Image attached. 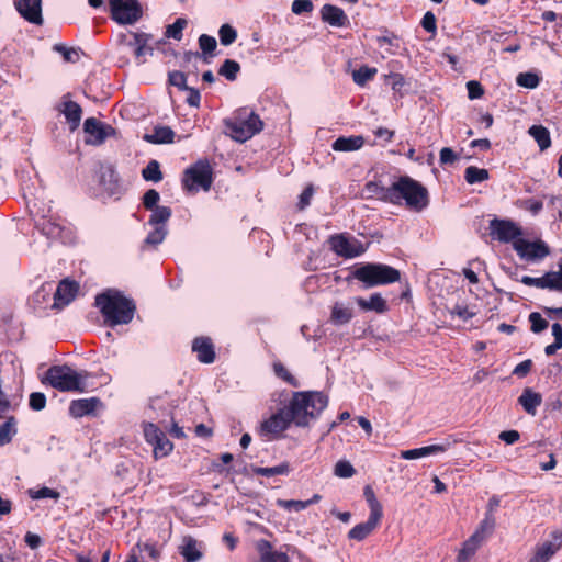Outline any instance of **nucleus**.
<instances>
[{
    "label": "nucleus",
    "mask_w": 562,
    "mask_h": 562,
    "mask_svg": "<svg viewBox=\"0 0 562 562\" xmlns=\"http://www.w3.org/2000/svg\"><path fill=\"white\" fill-rule=\"evenodd\" d=\"M495 525L496 520L494 515L485 514L484 519L471 537H475V539L482 543L490 535H492Z\"/></svg>",
    "instance_id": "2f4dec72"
},
{
    "label": "nucleus",
    "mask_w": 562,
    "mask_h": 562,
    "mask_svg": "<svg viewBox=\"0 0 562 562\" xmlns=\"http://www.w3.org/2000/svg\"><path fill=\"white\" fill-rule=\"evenodd\" d=\"M218 36L221 44L224 46H228L236 41L237 32L232 25L223 24L218 30Z\"/></svg>",
    "instance_id": "3c124183"
},
{
    "label": "nucleus",
    "mask_w": 562,
    "mask_h": 562,
    "mask_svg": "<svg viewBox=\"0 0 562 562\" xmlns=\"http://www.w3.org/2000/svg\"><path fill=\"white\" fill-rule=\"evenodd\" d=\"M187 24L188 21L184 18H178L172 24L167 26L165 35L169 38L180 41L182 38V31Z\"/></svg>",
    "instance_id": "a18cd8bd"
},
{
    "label": "nucleus",
    "mask_w": 562,
    "mask_h": 562,
    "mask_svg": "<svg viewBox=\"0 0 562 562\" xmlns=\"http://www.w3.org/2000/svg\"><path fill=\"white\" fill-rule=\"evenodd\" d=\"M169 82H170V85H172L181 90H186L189 88L187 86V76L181 71L175 70L172 72H169Z\"/></svg>",
    "instance_id": "0e129e2a"
},
{
    "label": "nucleus",
    "mask_w": 562,
    "mask_h": 562,
    "mask_svg": "<svg viewBox=\"0 0 562 562\" xmlns=\"http://www.w3.org/2000/svg\"><path fill=\"white\" fill-rule=\"evenodd\" d=\"M103 408V403L99 397L78 398L69 404V415L74 418L94 415L98 409Z\"/></svg>",
    "instance_id": "4468645a"
},
{
    "label": "nucleus",
    "mask_w": 562,
    "mask_h": 562,
    "mask_svg": "<svg viewBox=\"0 0 562 562\" xmlns=\"http://www.w3.org/2000/svg\"><path fill=\"white\" fill-rule=\"evenodd\" d=\"M150 36L146 33H133V40L127 45L134 49L135 57L143 63V57L153 54V48L148 46Z\"/></svg>",
    "instance_id": "bb28decb"
},
{
    "label": "nucleus",
    "mask_w": 562,
    "mask_h": 562,
    "mask_svg": "<svg viewBox=\"0 0 562 562\" xmlns=\"http://www.w3.org/2000/svg\"><path fill=\"white\" fill-rule=\"evenodd\" d=\"M175 132L169 126H156L153 133L144 135V140L150 144H170L173 142Z\"/></svg>",
    "instance_id": "c85d7f7f"
},
{
    "label": "nucleus",
    "mask_w": 562,
    "mask_h": 562,
    "mask_svg": "<svg viewBox=\"0 0 562 562\" xmlns=\"http://www.w3.org/2000/svg\"><path fill=\"white\" fill-rule=\"evenodd\" d=\"M192 350L200 362L212 363L215 360V351L210 338L199 337L192 344Z\"/></svg>",
    "instance_id": "393cba45"
},
{
    "label": "nucleus",
    "mask_w": 562,
    "mask_h": 562,
    "mask_svg": "<svg viewBox=\"0 0 562 562\" xmlns=\"http://www.w3.org/2000/svg\"><path fill=\"white\" fill-rule=\"evenodd\" d=\"M29 495L33 499L54 498L58 499L60 494L49 487H41L38 490H29Z\"/></svg>",
    "instance_id": "864d4df0"
},
{
    "label": "nucleus",
    "mask_w": 562,
    "mask_h": 562,
    "mask_svg": "<svg viewBox=\"0 0 562 562\" xmlns=\"http://www.w3.org/2000/svg\"><path fill=\"white\" fill-rule=\"evenodd\" d=\"M440 164L441 165H452L459 158V156L449 147H443L440 150Z\"/></svg>",
    "instance_id": "338daca9"
},
{
    "label": "nucleus",
    "mask_w": 562,
    "mask_h": 562,
    "mask_svg": "<svg viewBox=\"0 0 562 562\" xmlns=\"http://www.w3.org/2000/svg\"><path fill=\"white\" fill-rule=\"evenodd\" d=\"M327 404V396L321 392H296L284 408L293 424L304 427L315 419Z\"/></svg>",
    "instance_id": "f03ea898"
},
{
    "label": "nucleus",
    "mask_w": 562,
    "mask_h": 562,
    "mask_svg": "<svg viewBox=\"0 0 562 562\" xmlns=\"http://www.w3.org/2000/svg\"><path fill=\"white\" fill-rule=\"evenodd\" d=\"M291 423L285 408H282L261 424V432L263 435L278 436L283 432Z\"/></svg>",
    "instance_id": "2eb2a0df"
},
{
    "label": "nucleus",
    "mask_w": 562,
    "mask_h": 562,
    "mask_svg": "<svg viewBox=\"0 0 562 562\" xmlns=\"http://www.w3.org/2000/svg\"><path fill=\"white\" fill-rule=\"evenodd\" d=\"M212 169L207 162L199 161L184 171L183 187L189 192L209 191L212 186Z\"/></svg>",
    "instance_id": "0eeeda50"
},
{
    "label": "nucleus",
    "mask_w": 562,
    "mask_h": 562,
    "mask_svg": "<svg viewBox=\"0 0 562 562\" xmlns=\"http://www.w3.org/2000/svg\"><path fill=\"white\" fill-rule=\"evenodd\" d=\"M364 144V138L360 135L338 137L331 145L335 151H353L360 149Z\"/></svg>",
    "instance_id": "cd10ccee"
},
{
    "label": "nucleus",
    "mask_w": 562,
    "mask_h": 562,
    "mask_svg": "<svg viewBox=\"0 0 562 562\" xmlns=\"http://www.w3.org/2000/svg\"><path fill=\"white\" fill-rule=\"evenodd\" d=\"M240 71V66L233 59H225L218 69V74L229 81H234Z\"/></svg>",
    "instance_id": "79ce46f5"
},
{
    "label": "nucleus",
    "mask_w": 562,
    "mask_h": 562,
    "mask_svg": "<svg viewBox=\"0 0 562 562\" xmlns=\"http://www.w3.org/2000/svg\"><path fill=\"white\" fill-rule=\"evenodd\" d=\"M15 7L19 13L29 22L34 24L43 22L41 0H18Z\"/></svg>",
    "instance_id": "a211bd4d"
},
{
    "label": "nucleus",
    "mask_w": 562,
    "mask_h": 562,
    "mask_svg": "<svg viewBox=\"0 0 562 562\" xmlns=\"http://www.w3.org/2000/svg\"><path fill=\"white\" fill-rule=\"evenodd\" d=\"M554 540L559 541L558 543L553 542H544L540 547L537 548L533 557L529 560V562H548L554 553L559 550L562 543V531H554L552 533Z\"/></svg>",
    "instance_id": "aec40b11"
},
{
    "label": "nucleus",
    "mask_w": 562,
    "mask_h": 562,
    "mask_svg": "<svg viewBox=\"0 0 562 562\" xmlns=\"http://www.w3.org/2000/svg\"><path fill=\"white\" fill-rule=\"evenodd\" d=\"M529 322L531 324V330L536 334L541 333L548 327V322L537 312H532L529 315Z\"/></svg>",
    "instance_id": "052dcab7"
},
{
    "label": "nucleus",
    "mask_w": 562,
    "mask_h": 562,
    "mask_svg": "<svg viewBox=\"0 0 562 562\" xmlns=\"http://www.w3.org/2000/svg\"><path fill=\"white\" fill-rule=\"evenodd\" d=\"M516 82L520 87L528 88V89H535L539 86L540 78L535 72H520L516 77Z\"/></svg>",
    "instance_id": "de8ad7c7"
},
{
    "label": "nucleus",
    "mask_w": 562,
    "mask_h": 562,
    "mask_svg": "<svg viewBox=\"0 0 562 562\" xmlns=\"http://www.w3.org/2000/svg\"><path fill=\"white\" fill-rule=\"evenodd\" d=\"M381 518L382 516L370 514L367 521L358 524L350 529L348 533L349 539L362 541L378 527Z\"/></svg>",
    "instance_id": "b1692460"
},
{
    "label": "nucleus",
    "mask_w": 562,
    "mask_h": 562,
    "mask_svg": "<svg viewBox=\"0 0 562 562\" xmlns=\"http://www.w3.org/2000/svg\"><path fill=\"white\" fill-rule=\"evenodd\" d=\"M352 277L363 283V289H370L398 281L401 272L387 265L367 262L357 267Z\"/></svg>",
    "instance_id": "39448f33"
},
{
    "label": "nucleus",
    "mask_w": 562,
    "mask_h": 562,
    "mask_svg": "<svg viewBox=\"0 0 562 562\" xmlns=\"http://www.w3.org/2000/svg\"><path fill=\"white\" fill-rule=\"evenodd\" d=\"M513 248L518 257L528 263H539L550 255L549 246L540 239L531 241L521 238L514 241Z\"/></svg>",
    "instance_id": "6e6552de"
},
{
    "label": "nucleus",
    "mask_w": 562,
    "mask_h": 562,
    "mask_svg": "<svg viewBox=\"0 0 562 562\" xmlns=\"http://www.w3.org/2000/svg\"><path fill=\"white\" fill-rule=\"evenodd\" d=\"M468 94L471 100L479 99L483 95V88L477 81H469L467 83Z\"/></svg>",
    "instance_id": "774afa93"
},
{
    "label": "nucleus",
    "mask_w": 562,
    "mask_h": 562,
    "mask_svg": "<svg viewBox=\"0 0 562 562\" xmlns=\"http://www.w3.org/2000/svg\"><path fill=\"white\" fill-rule=\"evenodd\" d=\"M78 289V284L74 281H60L54 294L53 307L61 308L68 305L76 297Z\"/></svg>",
    "instance_id": "f3484780"
},
{
    "label": "nucleus",
    "mask_w": 562,
    "mask_h": 562,
    "mask_svg": "<svg viewBox=\"0 0 562 562\" xmlns=\"http://www.w3.org/2000/svg\"><path fill=\"white\" fill-rule=\"evenodd\" d=\"M290 472V465L288 462H282L276 467H257L254 468V473L257 475L271 477L274 475H286Z\"/></svg>",
    "instance_id": "4c0bfd02"
},
{
    "label": "nucleus",
    "mask_w": 562,
    "mask_h": 562,
    "mask_svg": "<svg viewBox=\"0 0 562 562\" xmlns=\"http://www.w3.org/2000/svg\"><path fill=\"white\" fill-rule=\"evenodd\" d=\"M330 248L338 256L345 258H355L364 252V247L358 239L347 237L342 234L334 235L329 238Z\"/></svg>",
    "instance_id": "9d476101"
},
{
    "label": "nucleus",
    "mask_w": 562,
    "mask_h": 562,
    "mask_svg": "<svg viewBox=\"0 0 562 562\" xmlns=\"http://www.w3.org/2000/svg\"><path fill=\"white\" fill-rule=\"evenodd\" d=\"M364 192L369 198H376L383 202L389 203V195L391 194V183L384 186L379 181H369L364 186Z\"/></svg>",
    "instance_id": "7c9ffc66"
},
{
    "label": "nucleus",
    "mask_w": 562,
    "mask_h": 562,
    "mask_svg": "<svg viewBox=\"0 0 562 562\" xmlns=\"http://www.w3.org/2000/svg\"><path fill=\"white\" fill-rule=\"evenodd\" d=\"M353 302L363 312L384 314L389 311L387 302L380 293H373L368 299L357 296L353 299Z\"/></svg>",
    "instance_id": "6ab92c4d"
},
{
    "label": "nucleus",
    "mask_w": 562,
    "mask_h": 562,
    "mask_svg": "<svg viewBox=\"0 0 562 562\" xmlns=\"http://www.w3.org/2000/svg\"><path fill=\"white\" fill-rule=\"evenodd\" d=\"M142 176L146 181L159 182L162 179L159 162L157 160H150L142 170Z\"/></svg>",
    "instance_id": "37998d69"
},
{
    "label": "nucleus",
    "mask_w": 562,
    "mask_h": 562,
    "mask_svg": "<svg viewBox=\"0 0 562 562\" xmlns=\"http://www.w3.org/2000/svg\"><path fill=\"white\" fill-rule=\"evenodd\" d=\"M322 19L336 27L345 26L348 23V16L344 10L331 4H325L322 8Z\"/></svg>",
    "instance_id": "a878e982"
},
{
    "label": "nucleus",
    "mask_w": 562,
    "mask_h": 562,
    "mask_svg": "<svg viewBox=\"0 0 562 562\" xmlns=\"http://www.w3.org/2000/svg\"><path fill=\"white\" fill-rule=\"evenodd\" d=\"M168 234L167 225H160L158 227L153 226V231L148 233L144 239L143 248L153 247L156 248L160 245Z\"/></svg>",
    "instance_id": "473e14b6"
},
{
    "label": "nucleus",
    "mask_w": 562,
    "mask_h": 562,
    "mask_svg": "<svg viewBox=\"0 0 562 562\" xmlns=\"http://www.w3.org/2000/svg\"><path fill=\"white\" fill-rule=\"evenodd\" d=\"M355 316L352 302L336 301L329 315V322L335 326L349 324Z\"/></svg>",
    "instance_id": "dca6fc26"
},
{
    "label": "nucleus",
    "mask_w": 562,
    "mask_h": 562,
    "mask_svg": "<svg viewBox=\"0 0 562 562\" xmlns=\"http://www.w3.org/2000/svg\"><path fill=\"white\" fill-rule=\"evenodd\" d=\"M481 542L475 537H470L464 543L458 554V562H468L469 559L476 552Z\"/></svg>",
    "instance_id": "a19ab883"
},
{
    "label": "nucleus",
    "mask_w": 562,
    "mask_h": 562,
    "mask_svg": "<svg viewBox=\"0 0 562 562\" xmlns=\"http://www.w3.org/2000/svg\"><path fill=\"white\" fill-rule=\"evenodd\" d=\"M313 8L314 5L311 0H294L291 5L292 12L296 15L311 13Z\"/></svg>",
    "instance_id": "13d9d810"
},
{
    "label": "nucleus",
    "mask_w": 562,
    "mask_h": 562,
    "mask_svg": "<svg viewBox=\"0 0 562 562\" xmlns=\"http://www.w3.org/2000/svg\"><path fill=\"white\" fill-rule=\"evenodd\" d=\"M278 505L286 510L301 512L307 508L305 501L279 499Z\"/></svg>",
    "instance_id": "e2e57ef3"
},
{
    "label": "nucleus",
    "mask_w": 562,
    "mask_h": 562,
    "mask_svg": "<svg viewBox=\"0 0 562 562\" xmlns=\"http://www.w3.org/2000/svg\"><path fill=\"white\" fill-rule=\"evenodd\" d=\"M150 211L151 214L148 220V225L156 227L166 225L172 214L171 209L168 206H156Z\"/></svg>",
    "instance_id": "f704fd0d"
},
{
    "label": "nucleus",
    "mask_w": 562,
    "mask_h": 562,
    "mask_svg": "<svg viewBox=\"0 0 562 562\" xmlns=\"http://www.w3.org/2000/svg\"><path fill=\"white\" fill-rule=\"evenodd\" d=\"M53 49L63 55L64 60L67 63H74L78 59L79 54L75 48H68L61 44H55Z\"/></svg>",
    "instance_id": "bf43d9fd"
},
{
    "label": "nucleus",
    "mask_w": 562,
    "mask_h": 562,
    "mask_svg": "<svg viewBox=\"0 0 562 562\" xmlns=\"http://www.w3.org/2000/svg\"><path fill=\"white\" fill-rule=\"evenodd\" d=\"M257 550L259 553L258 562H289L286 553L273 549L267 540H259L257 542Z\"/></svg>",
    "instance_id": "4be33fe9"
},
{
    "label": "nucleus",
    "mask_w": 562,
    "mask_h": 562,
    "mask_svg": "<svg viewBox=\"0 0 562 562\" xmlns=\"http://www.w3.org/2000/svg\"><path fill=\"white\" fill-rule=\"evenodd\" d=\"M160 195L155 189H149L143 196V205L147 210H153L158 206Z\"/></svg>",
    "instance_id": "680f3d73"
},
{
    "label": "nucleus",
    "mask_w": 562,
    "mask_h": 562,
    "mask_svg": "<svg viewBox=\"0 0 562 562\" xmlns=\"http://www.w3.org/2000/svg\"><path fill=\"white\" fill-rule=\"evenodd\" d=\"M376 74L375 68L362 66L358 70L352 72V79L358 85L363 87L369 80H371Z\"/></svg>",
    "instance_id": "c03bdc74"
},
{
    "label": "nucleus",
    "mask_w": 562,
    "mask_h": 562,
    "mask_svg": "<svg viewBox=\"0 0 562 562\" xmlns=\"http://www.w3.org/2000/svg\"><path fill=\"white\" fill-rule=\"evenodd\" d=\"M83 131L87 134L86 143L90 145H101L104 140L115 134V130L103 124L95 117H88L83 123Z\"/></svg>",
    "instance_id": "f8f14e48"
},
{
    "label": "nucleus",
    "mask_w": 562,
    "mask_h": 562,
    "mask_svg": "<svg viewBox=\"0 0 562 562\" xmlns=\"http://www.w3.org/2000/svg\"><path fill=\"white\" fill-rule=\"evenodd\" d=\"M518 402L528 414L535 415L537 407L540 406L542 402V397L531 389H525L519 396Z\"/></svg>",
    "instance_id": "c756f323"
},
{
    "label": "nucleus",
    "mask_w": 562,
    "mask_h": 562,
    "mask_svg": "<svg viewBox=\"0 0 562 562\" xmlns=\"http://www.w3.org/2000/svg\"><path fill=\"white\" fill-rule=\"evenodd\" d=\"M204 552V543L192 536H183L178 546V553L184 562H199L203 559Z\"/></svg>",
    "instance_id": "ddd939ff"
},
{
    "label": "nucleus",
    "mask_w": 562,
    "mask_h": 562,
    "mask_svg": "<svg viewBox=\"0 0 562 562\" xmlns=\"http://www.w3.org/2000/svg\"><path fill=\"white\" fill-rule=\"evenodd\" d=\"M199 46L203 54H212L216 49L217 43L215 37L202 34L199 37Z\"/></svg>",
    "instance_id": "6e6d98bb"
},
{
    "label": "nucleus",
    "mask_w": 562,
    "mask_h": 562,
    "mask_svg": "<svg viewBox=\"0 0 562 562\" xmlns=\"http://www.w3.org/2000/svg\"><path fill=\"white\" fill-rule=\"evenodd\" d=\"M87 371H76L68 366H53L46 372L45 380L50 386L60 392H79L88 391Z\"/></svg>",
    "instance_id": "20e7f679"
},
{
    "label": "nucleus",
    "mask_w": 562,
    "mask_h": 562,
    "mask_svg": "<svg viewBox=\"0 0 562 562\" xmlns=\"http://www.w3.org/2000/svg\"><path fill=\"white\" fill-rule=\"evenodd\" d=\"M416 212L423 211L429 203L428 191L418 181L408 176L394 177L391 181L389 203L402 205Z\"/></svg>",
    "instance_id": "7ed1b4c3"
},
{
    "label": "nucleus",
    "mask_w": 562,
    "mask_h": 562,
    "mask_svg": "<svg viewBox=\"0 0 562 562\" xmlns=\"http://www.w3.org/2000/svg\"><path fill=\"white\" fill-rule=\"evenodd\" d=\"M173 450V443L162 432L153 446V454L156 460L167 457Z\"/></svg>",
    "instance_id": "c9c22d12"
},
{
    "label": "nucleus",
    "mask_w": 562,
    "mask_h": 562,
    "mask_svg": "<svg viewBox=\"0 0 562 562\" xmlns=\"http://www.w3.org/2000/svg\"><path fill=\"white\" fill-rule=\"evenodd\" d=\"M334 473L338 477L349 479V477L353 476V474L356 473V470L349 461L339 460L335 464Z\"/></svg>",
    "instance_id": "603ef678"
},
{
    "label": "nucleus",
    "mask_w": 562,
    "mask_h": 562,
    "mask_svg": "<svg viewBox=\"0 0 562 562\" xmlns=\"http://www.w3.org/2000/svg\"><path fill=\"white\" fill-rule=\"evenodd\" d=\"M451 316H457L461 321L467 322L476 315V311L468 305L456 304L449 310Z\"/></svg>",
    "instance_id": "09e8293b"
},
{
    "label": "nucleus",
    "mask_w": 562,
    "mask_h": 562,
    "mask_svg": "<svg viewBox=\"0 0 562 562\" xmlns=\"http://www.w3.org/2000/svg\"><path fill=\"white\" fill-rule=\"evenodd\" d=\"M16 434V422L14 417H9L4 424L0 426V447L9 443Z\"/></svg>",
    "instance_id": "ea45409f"
},
{
    "label": "nucleus",
    "mask_w": 562,
    "mask_h": 562,
    "mask_svg": "<svg viewBox=\"0 0 562 562\" xmlns=\"http://www.w3.org/2000/svg\"><path fill=\"white\" fill-rule=\"evenodd\" d=\"M529 134L537 142L538 146L541 150H544L550 147L551 138L548 128L542 125H532L529 128Z\"/></svg>",
    "instance_id": "72a5a7b5"
},
{
    "label": "nucleus",
    "mask_w": 562,
    "mask_h": 562,
    "mask_svg": "<svg viewBox=\"0 0 562 562\" xmlns=\"http://www.w3.org/2000/svg\"><path fill=\"white\" fill-rule=\"evenodd\" d=\"M554 274L552 271L544 273L541 278H533V286L538 289H549L555 291V282L553 281Z\"/></svg>",
    "instance_id": "5fc2aeb1"
},
{
    "label": "nucleus",
    "mask_w": 562,
    "mask_h": 562,
    "mask_svg": "<svg viewBox=\"0 0 562 562\" xmlns=\"http://www.w3.org/2000/svg\"><path fill=\"white\" fill-rule=\"evenodd\" d=\"M58 110L65 115L67 123L70 125V130L75 131L81 121V106L77 102L68 100L66 97H64Z\"/></svg>",
    "instance_id": "412c9836"
},
{
    "label": "nucleus",
    "mask_w": 562,
    "mask_h": 562,
    "mask_svg": "<svg viewBox=\"0 0 562 562\" xmlns=\"http://www.w3.org/2000/svg\"><path fill=\"white\" fill-rule=\"evenodd\" d=\"M364 497L368 502V505L370 508V514L375 515V516H383L382 505L378 501L371 486L364 487Z\"/></svg>",
    "instance_id": "49530a36"
},
{
    "label": "nucleus",
    "mask_w": 562,
    "mask_h": 562,
    "mask_svg": "<svg viewBox=\"0 0 562 562\" xmlns=\"http://www.w3.org/2000/svg\"><path fill=\"white\" fill-rule=\"evenodd\" d=\"M464 179L469 184L481 183L488 179V171L484 168L469 166L464 171Z\"/></svg>",
    "instance_id": "58836bf2"
},
{
    "label": "nucleus",
    "mask_w": 562,
    "mask_h": 562,
    "mask_svg": "<svg viewBox=\"0 0 562 562\" xmlns=\"http://www.w3.org/2000/svg\"><path fill=\"white\" fill-rule=\"evenodd\" d=\"M436 16L432 12L428 11L425 13L422 20V26L429 33L435 34L437 31Z\"/></svg>",
    "instance_id": "69168bd1"
},
{
    "label": "nucleus",
    "mask_w": 562,
    "mask_h": 562,
    "mask_svg": "<svg viewBox=\"0 0 562 562\" xmlns=\"http://www.w3.org/2000/svg\"><path fill=\"white\" fill-rule=\"evenodd\" d=\"M100 183L110 193H114L117 188V176L112 167H104L101 169Z\"/></svg>",
    "instance_id": "e433bc0d"
},
{
    "label": "nucleus",
    "mask_w": 562,
    "mask_h": 562,
    "mask_svg": "<svg viewBox=\"0 0 562 562\" xmlns=\"http://www.w3.org/2000/svg\"><path fill=\"white\" fill-rule=\"evenodd\" d=\"M29 405L33 411H42L46 406V396L42 392H33L30 395Z\"/></svg>",
    "instance_id": "4d7b16f0"
},
{
    "label": "nucleus",
    "mask_w": 562,
    "mask_h": 562,
    "mask_svg": "<svg viewBox=\"0 0 562 562\" xmlns=\"http://www.w3.org/2000/svg\"><path fill=\"white\" fill-rule=\"evenodd\" d=\"M95 305L105 324L111 327L131 323L136 310L134 302L116 290H108L97 295Z\"/></svg>",
    "instance_id": "f257e3e1"
},
{
    "label": "nucleus",
    "mask_w": 562,
    "mask_h": 562,
    "mask_svg": "<svg viewBox=\"0 0 562 562\" xmlns=\"http://www.w3.org/2000/svg\"><path fill=\"white\" fill-rule=\"evenodd\" d=\"M226 133L235 140L244 143L262 130L260 117L250 113L247 117L225 121Z\"/></svg>",
    "instance_id": "423d86ee"
},
{
    "label": "nucleus",
    "mask_w": 562,
    "mask_h": 562,
    "mask_svg": "<svg viewBox=\"0 0 562 562\" xmlns=\"http://www.w3.org/2000/svg\"><path fill=\"white\" fill-rule=\"evenodd\" d=\"M491 235L502 243H512L521 239V228L514 222L507 220L491 221Z\"/></svg>",
    "instance_id": "9b49d317"
},
{
    "label": "nucleus",
    "mask_w": 562,
    "mask_h": 562,
    "mask_svg": "<svg viewBox=\"0 0 562 562\" xmlns=\"http://www.w3.org/2000/svg\"><path fill=\"white\" fill-rule=\"evenodd\" d=\"M110 11L113 20L120 24H134L142 16L138 0H110Z\"/></svg>",
    "instance_id": "1a4fd4ad"
},
{
    "label": "nucleus",
    "mask_w": 562,
    "mask_h": 562,
    "mask_svg": "<svg viewBox=\"0 0 562 562\" xmlns=\"http://www.w3.org/2000/svg\"><path fill=\"white\" fill-rule=\"evenodd\" d=\"M143 432L146 442L154 446L164 431L153 423H145L143 425Z\"/></svg>",
    "instance_id": "8fccbe9b"
},
{
    "label": "nucleus",
    "mask_w": 562,
    "mask_h": 562,
    "mask_svg": "<svg viewBox=\"0 0 562 562\" xmlns=\"http://www.w3.org/2000/svg\"><path fill=\"white\" fill-rule=\"evenodd\" d=\"M449 447H450V443L447 442V443H440V445L425 446V447L409 449V450H403L401 452V458L405 459V460L419 459V458H424V457H428V456H432V454H437V453H442V452L447 451Z\"/></svg>",
    "instance_id": "5701e85b"
}]
</instances>
